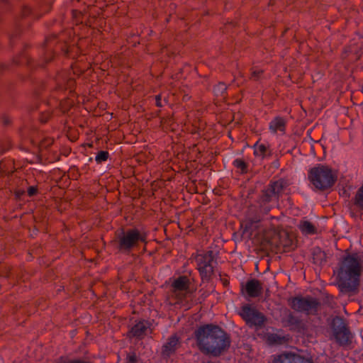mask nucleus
<instances>
[{
  "mask_svg": "<svg viewBox=\"0 0 363 363\" xmlns=\"http://www.w3.org/2000/svg\"><path fill=\"white\" fill-rule=\"evenodd\" d=\"M181 346L179 337L177 335H171L162 347V355L169 357Z\"/></svg>",
  "mask_w": 363,
  "mask_h": 363,
  "instance_id": "nucleus-13",
  "label": "nucleus"
},
{
  "mask_svg": "<svg viewBox=\"0 0 363 363\" xmlns=\"http://www.w3.org/2000/svg\"><path fill=\"white\" fill-rule=\"evenodd\" d=\"M312 255L313 262L316 264L321 265L326 261V255L320 247H315Z\"/></svg>",
  "mask_w": 363,
  "mask_h": 363,
  "instance_id": "nucleus-20",
  "label": "nucleus"
},
{
  "mask_svg": "<svg viewBox=\"0 0 363 363\" xmlns=\"http://www.w3.org/2000/svg\"><path fill=\"white\" fill-rule=\"evenodd\" d=\"M360 264L354 255H347L342 261L337 274L338 287L341 292H352L358 284Z\"/></svg>",
  "mask_w": 363,
  "mask_h": 363,
  "instance_id": "nucleus-2",
  "label": "nucleus"
},
{
  "mask_svg": "<svg viewBox=\"0 0 363 363\" xmlns=\"http://www.w3.org/2000/svg\"><path fill=\"white\" fill-rule=\"evenodd\" d=\"M55 80L57 86L60 89H72V87L74 86V81L68 74L65 73L58 74Z\"/></svg>",
  "mask_w": 363,
  "mask_h": 363,
  "instance_id": "nucleus-18",
  "label": "nucleus"
},
{
  "mask_svg": "<svg viewBox=\"0 0 363 363\" xmlns=\"http://www.w3.org/2000/svg\"><path fill=\"white\" fill-rule=\"evenodd\" d=\"M274 363H312V362L300 355L286 352L275 357Z\"/></svg>",
  "mask_w": 363,
  "mask_h": 363,
  "instance_id": "nucleus-12",
  "label": "nucleus"
},
{
  "mask_svg": "<svg viewBox=\"0 0 363 363\" xmlns=\"http://www.w3.org/2000/svg\"><path fill=\"white\" fill-rule=\"evenodd\" d=\"M245 289L247 295H262L264 291L267 293H272L267 287L264 281L256 279H250L247 280L245 285Z\"/></svg>",
  "mask_w": 363,
  "mask_h": 363,
  "instance_id": "nucleus-11",
  "label": "nucleus"
},
{
  "mask_svg": "<svg viewBox=\"0 0 363 363\" xmlns=\"http://www.w3.org/2000/svg\"><path fill=\"white\" fill-rule=\"evenodd\" d=\"M109 154L107 151H99L95 157V160L97 163H101L108 160Z\"/></svg>",
  "mask_w": 363,
  "mask_h": 363,
  "instance_id": "nucleus-25",
  "label": "nucleus"
},
{
  "mask_svg": "<svg viewBox=\"0 0 363 363\" xmlns=\"http://www.w3.org/2000/svg\"><path fill=\"white\" fill-rule=\"evenodd\" d=\"M147 233L137 228L122 230L117 237L118 249L125 254H130L133 249L139 246V243H147Z\"/></svg>",
  "mask_w": 363,
  "mask_h": 363,
  "instance_id": "nucleus-4",
  "label": "nucleus"
},
{
  "mask_svg": "<svg viewBox=\"0 0 363 363\" xmlns=\"http://www.w3.org/2000/svg\"><path fill=\"white\" fill-rule=\"evenodd\" d=\"M284 326L289 327L290 330H297L301 326L300 321L291 313L286 311V315L282 318Z\"/></svg>",
  "mask_w": 363,
  "mask_h": 363,
  "instance_id": "nucleus-17",
  "label": "nucleus"
},
{
  "mask_svg": "<svg viewBox=\"0 0 363 363\" xmlns=\"http://www.w3.org/2000/svg\"><path fill=\"white\" fill-rule=\"evenodd\" d=\"M356 204L361 208H363V184L357 193Z\"/></svg>",
  "mask_w": 363,
  "mask_h": 363,
  "instance_id": "nucleus-26",
  "label": "nucleus"
},
{
  "mask_svg": "<svg viewBox=\"0 0 363 363\" xmlns=\"http://www.w3.org/2000/svg\"><path fill=\"white\" fill-rule=\"evenodd\" d=\"M261 226V218L259 216L255 215L253 217L248 218L245 224L244 232L249 233L250 236L257 230H259Z\"/></svg>",
  "mask_w": 363,
  "mask_h": 363,
  "instance_id": "nucleus-15",
  "label": "nucleus"
},
{
  "mask_svg": "<svg viewBox=\"0 0 363 363\" xmlns=\"http://www.w3.org/2000/svg\"><path fill=\"white\" fill-rule=\"evenodd\" d=\"M253 148H254V155L257 157H260L261 159H264L271 155L270 150L264 144H259L258 142H257L254 145Z\"/></svg>",
  "mask_w": 363,
  "mask_h": 363,
  "instance_id": "nucleus-19",
  "label": "nucleus"
},
{
  "mask_svg": "<svg viewBox=\"0 0 363 363\" xmlns=\"http://www.w3.org/2000/svg\"><path fill=\"white\" fill-rule=\"evenodd\" d=\"M195 261L203 283L208 281L214 272V265L216 264L215 255L213 251L209 250L198 254Z\"/></svg>",
  "mask_w": 363,
  "mask_h": 363,
  "instance_id": "nucleus-6",
  "label": "nucleus"
},
{
  "mask_svg": "<svg viewBox=\"0 0 363 363\" xmlns=\"http://www.w3.org/2000/svg\"><path fill=\"white\" fill-rule=\"evenodd\" d=\"M289 183L284 179L270 182L269 186L262 192L259 201L261 212L268 213L279 201V197L284 194Z\"/></svg>",
  "mask_w": 363,
  "mask_h": 363,
  "instance_id": "nucleus-3",
  "label": "nucleus"
},
{
  "mask_svg": "<svg viewBox=\"0 0 363 363\" xmlns=\"http://www.w3.org/2000/svg\"><path fill=\"white\" fill-rule=\"evenodd\" d=\"M127 363H135L137 362V356L135 353L128 354L126 358Z\"/></svg>",
  "mask_w": 363,
  "mask_h": 363,
  "instance_id": "nucleus-28",
  "label": "nucleus"
},
{
  "mask_svg": "<svg viewBox=\"0 0 363 363\" xmlns=\"http://www.w3.org/2000/svg\"><path fill=\"white\" fill-rule=\"evenodd\" d=\"M267 340L269 344L281 345L287 342L289 340V337L288 335L284 336L278 334H269Z\"/></svg>",
  "mask_w": 363,
  "mask_h": 363,
  "instance_id": "nucleus-21",
  "label": "nucleus"
},
{
  "mask_svg": "<svg viewBox=\"0 0 363 363\" xmlns=\"http://www.w3.org/2000/svg\"><path fill=\"white\" fill-rule=\"evenodd\" d=\"M199 349L206 354L219 356L230 345L228 335L218 326L206 325L195 331Z\"/></svg>",
  "mask_w": 363,
  "mask_h": 363,
  "instance_id": "nucleus-1",
  "label": "nucleus"
},
{
  "mask_svg": "<svg viewBox=\"0 0 363 363\" xmlns=\"http://www.w3.org/2000/svg\"><path fill=\"white\" fill-rule=\"evenodd\" d=\"M303 233L306 234H313L315 232V227L308 221H304L301 225Z\"/></svg>",
  "mask_w": 363,
  "mask_h": 363,
  "instance_id": "nucleus-23",
  "label": "nucleus"
},
{
  "mask_svg": "<svg viewBox=\"0 0 363 363\" xmlns=\"http://www.w3.org/2000/svg\"><path fill=\"white\" fill-rule=\"evenodd\" d=\"M308 179L315 189L324 191L335 184L336 177L330 168L323 164H317L310 169Z\"/></svg>",
  "mask_w": 363,
  "mask_h": 363,
  "instance_id": "nucleus-5",
  "label": "nucleus"
},
{
  "mask_svg": "<svg viewBox=\"0 0 363 363\" xmlns=\"http://www.w3.org/2000/svg\"><path fill=\"white\" fill-rule=\"evenodd\" d=\"M261 72H262V71H259H259H255V72H253L254 77H255V79H258V78H259V74H261Z\"/></svg>",
  "mask_w": 363,
  "mask_h": 363,
  "instance_id": "nucleus-31",
  "label": "nucleus"
},
{
  "mask_svg": "<svg viewBox=\"0 0 363 363\" xmlns=\"http://www.w3.org/2000/svg\"><path fill=\"white\" fill-rule=\"evenodd\" d=\"M150 324L147 320L138 321L130 330L132 336L141 338L150 332Z\"/></svg>",
  "mask_w": 363,
  "mask_h": 363,
  "instance_id": "nucleus-14",
  "label": "nucleus"
},
{
  "mask_svg": "<svg viewBox=\"0 0 363 363\" xmlns=\"http://www.w3.org/2000/svg\"><path fill=\"white\" fill-rule=\"evenodd\" d=\"M233 164L235 168L240 171L242 174L247 172V164L242 159L237 158L233 160Z\"/></svg>",
  "mask_w": 363,
  "mask_h": 363,
  "instance_id": "nucleus-22",
  "label": "nucleus"
},
{
  "mask_svg": "<svg viewBox=\"0 0 363 363\" xmlns=\"http://www.w3.org/2000/svg\"><path fill=\"white\" fill-rule=\"evenodd\" d=\"M290 303L295 310L312 313L316 311L318 303L309 296H294L290 300Z\"/></svg>",
  "mask_w": 363,
  "mask_h": 363,
  "instance_id": "nucleus-8",
  "label": "nucleus"
},
{
  "mask_svg": "<svg viewBox=\"0 0 363 363\" xmlns=\"http://www.w3.org/2000/svg\"><path fill=\"white\" fill-rule=\"evenodd\" d=\"M30 13H32V9L30 6L26 5L21 6V14L22 16H27Z\"/></svg>",
  "mask_w": 363,
  "mask_h": 363,
  "instance_id": "nucleus-27",
  "label": "nucleus"
},
{
  "mask_svg": "<svg viewBox=\"0 0 363 363\" xmlns=\"http://www.w3.org/2000/svg\"><path fill=\"white\" fill-rule=\"evenodd\" d=\"M239 314L250 326L262 327L265 322L263 314L248 304L242 307Z\"/></svg>",
  "mask_w": 363,
  "mask_h": 363,
  "instance_id": "nucleus-7",
  "label": "nucleus"
},
{
  "mask_svg": "<svg viewBox=\"0 0 363 363\" xmlns=\"http://www.w3.org/2000/svg\"><path fill=\"white\" fill-rule=\"evenodd\" d=\"M37 193V189L34 186H30L28 189V194L29 196H34Z\"/></svg>",
  "mask_w": 363,
  "mask_h": 363,
  "instance_id": "nucleus-29",
  "label": "nucleus"
},
{
  "mask_svg": "<svg viewBox=\"0 0 363 363\" xmlns=\"http://www.w3.org/2000/svg\"><path fill=\"white\" fill-rule=\"evenodd\" d=\"M227 89V86L223 82H220L215 86L213 91L216 96H223Z\"/></svg>",
  "mask_w": 363,
  "mask_h": 363,
  "instance_id": "nucleus-24",
  "label": "nucleus"
},
{
  "mask_svg": "<svg viewBox=\"0 0 363 363\" xmlns=\"http://www.w3.org/2000/svg\"><path fill=\"white\" fill-rule=\"evenodd\" d=\"M156 101V105L159 107L162 106V101H161V96L160 95L156 96L155 97Z\"/></svg>",
  "mask_w": 363,
  "mask_h": 363,
  "instance_id": "nucleus-30",
  "label": "nucleus"
},
{
  "mask_svg": "<svg viewBox=\"0 0 363 363\" xmlns=\"http://www.w3.org/2000/svg\"><path fill=\"white\" fill-rule=\"evenodd\" d=\"M332 326L335 340L340 345H345L350 342V333L345 327L344 320L339 317L333 320Z\"/></svg>",
  "mask_w": 363,
  "mask_h": 363,
  "instance_id": "nucleus-9",
  "label": "nucleus"
},
{
  "mask_svg": "<svg viewBox=\"0 0 363 363\" xmlns=\"http://www.w3.org/2000/svg\"><path fill=\"white\" fill-rule=\"evenodd\" d=\"M286 125V120L285 118L281 116H276L270 121L269 124V130L273 134L277 133L278 131L284 134Z\"/></svg>",
  "mask_w": 363,
  "mask_h": 363,
  "instance_id": "nucleus-16",
  "label": "nucleus"
},
{
  "mask_svg": "<svg viewBox=\"0 0 363 363\" xmlns=\"http://www.w3.org/2000/svg\"><path fill=\"white\" fill-rule=\"evenodd\" d=\"M174 291H184L186 294H193L196 290L194 279L191 275H182L175 279L172 283Z\"/></svg>",
  "mask_w": 363,
  "mask_h": 363,
  "instance_id": "nucleus-10",
  "label": "nucleus"
}]
</instances>
